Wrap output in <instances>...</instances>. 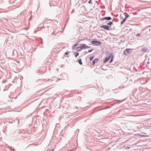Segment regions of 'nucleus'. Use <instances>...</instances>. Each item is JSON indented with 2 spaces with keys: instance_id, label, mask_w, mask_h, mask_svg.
Masks as SVG:
<instances>
[{
  "instance_id": "nucleus-1",
  "label": "nucleus",
  "mask_w": 151,
  "mask_h": 151,
  "mask_svg": "<svg viewBox=\"0 0 151 151\" xmlns=\"http://www.w3.org/2000/svg\"><path fill=\"white\" fill-rule=\"evenodd\" d=\"M132 49L127 48L124 51V55H127L128 54L131 53L132 52Z\"/></svg>"
},
{
  "instance_id": "nucleus-2",
  "label": "nucleus",
  "mask_w": 151,
  "mask_h": 151,
  "mask_svg": "<svg viewBox=\"0 0 151 151\" xmlns=\"http://www.w3.org/2000/svg\"><path fill=\"white\" fill-rule=\"evenodd\" d=\"M91 42L94 46H98L100 45L101 44L100 42L96 40H93Z\"/></svg>"
},
{
  "instance_id": "nucleus-3",
  "label": "nucleus",
  "mask_w": 151,
  "mask_h": 151,
  "mask_svg": "<svg viewBox=\"0 0 151 151\" xmlns=\"http://www.w3.org/2000/svg\"><path fill=\"white\" fill-rule=\"evenodd\" d=\"M100 27L101 28H103L104 29L107 30H110V26H109L107 25L102 24L101 25H100Z\"/></svg>"
},
{
  "instance_id": "nucleus-4",
  "label": "nucleus",
  "mask_w": 151,
  "mask_h": 151,
  "mask_svg": "<svg viewBox=\"0 0 151 151\" xmlns=\"http://www.w3.org/2000/svg\"><path fill=\"white\" fill-rule=\"evenodd\" d=\"M112 54H113V53H110V55L109 56L106 57L105 59L103 61V63H105L108 60H109V59L111 58V55Z\"/></svg>"
},
{
  "instance_id": "nucleus-5",
  "label": "nucleus",
  "mask_w": 151,
  "mask_h": 151,
  "mask_svg": "<svg viewBox=\"0 0 151 151\" xmlns=\"http://www.w3.org/2000/svg\"><path fill=\"white\" fill-rule=\"evenodd\" d=\"M100 19L102 20H110L111 19V18L110 17H105L102 18H100Z\"/></svg>"
},
{
  "instance_id": "nucleus-6",
  "label": "nucleus",
  "mask_w": 151,
  "mask_h": 151,
  "mask_svg": "<svg viewBox=\"0 0 151 151\" xmlns=\"http://www.w3.org/2000/svg\"><path fill=\"white\" fill-rule=\"evenodd\" d=\"M148 50V48L147 47H143L141 50V52H147V51Z\"/></svg>"
},
{
  "instance_id": "nucleus-7",
  "label": "nucleus",
  "mask_w": 151,
  "mask_h": 151,
  "mask_svg": "<svg viewBox=\"0 0 151 151\" xmlns=\"http://www.w3.org/2000/svg\"><path fill=\"white\" fill-rule=\"evenodd\" d=\"M98 58H96L94 60L92 61V64L94 65L98 61Z\"/></svg>"
},
{
  "instance_id": "nucleus-8",
  "label": "nucleus",
  "mask_w": 151,
  "mask_h": 151,
  "mask_svg": "<svg viewBox=\"0 0 151 151\" xmlns=\"http://www.w3.org/2000/svg\"><path fill=\"white\" fill-rule=\"evenodd\" d=\"M81 45L82 46H81V49H86V45L85 44H81Z\"/></svg>"
},
{
  "instance_id": "nucleus-9",
  "label": "nucleus",
  "mask_w": 151,
  "mask_h": 151,
  "mask_svg": "<svg viewBox=\"0 0 151 151\" xmlns=\"http://www.w3.org/2000/svg\"><path fill=\"white\" fill-rule=\"evenodd\" d=\"M78 45V43L77 42H76V43L72 47V49H73Z\"/></svg>"
},
{
  "instance_id": "nucleus-10",
  "label": "nucleus",
  "mask_w": 151,
  "mask_h": 151,
  "mask_svg": "<svg viewBox=\"0 0 151 151\" xmlns=\"http://www.w3.org/2000/svg\"><path fill=\"white\" fill-rule=\"evenodd\" d=\"M81 47H77L76 48V49L77 51H80L82 50V49H81Z\"/></svg>"
},
{
  "instance_id": "nucleus-11",
  "label": "nucleus",
  "mask_w": 151,
  "mask_h": 151,
  "mask_svg": "<svg viewBox=\"0 0 151 151\" xmlns=\"http://www.w3.org/2000/svg\"><path fill=\"white\" fill-rule=\"evenodd\" d=\"M126 14V15H125V17L124 18L126 19L128 18L130 16L128 14H127L126 13H124V14Z\"/></svg>"
},
{
  "instance_id": "nucleus-12",
  "label": "nucleus",
  "mask_w": 151,
  "mask_h": 151,
  "mask_svg": "<svg viewBox=\"0 0 151 151\" xmlns=\"http://www.w3.org/2000/svg\"><path fill=\"white\" fill-rule=\"evenodd\" d=\"M113 22H109L107 23V25H108V26L109 25L111 27V25L113 24Z\"/></svg>"
},
{
  "instance_id": "nucleus-13",
  "label": "nucleus",
  "mask_w": 151,
  "mask_h": 151,
  "mask_svg": "<svg viewBox=\"0 0 151 151\" xmlns=\"http://www.w3.org/2000/svg\"><path fill=\"white\" fill-rule=\"evenodd\" d=\"M78 62L80 64V65H82V63L81 58H80L78 60Z\"/></svg>"
},
{
  "instance_id": "nucleus-14",
  "label": "nucleus",
  "mask_w": 151,
  "mask_h": 151,
  "mask_svg": "<svg viewBox=\"0 0 151 151\" xmlns=\"http://www.w3.org/2000/svg\"><path fill=\"white\" fill-rule=\"evenodd\" d=\"M126 21V19H125L124 18V19H123V20L122 21H121V25L122 24L125 22Z\"/></svg>"
},
{
  "instance_id": "nucleus-15",
  "label": "nucleus",
  "mask_w": 151,
  "mask_h": 151,
  "mask_svg": "<svg viewBox=\"0 0 151 151\" xmlns=\"http://www.w3.org/2000/svg\"><path fill=\"white\" fill-rule=\"evenodd\" d=\"M111 59L110 60V61L109 62V63H111L112 62V61L113 60V55L112 54L111 55Z\"/></svg>"
},
{
  "instance_id": "nucleus-16",
  "label": "nucleus",
  "mask_w": 151,
  "mask_h": 151,
  "mask_svg": "<svg viewBox=\"0 0 151 151\" xmlns=\"http://www.w3.org/2000/svg\"><path fill=\"white\" fill-rule=\"evenodd\" d=\"M74 53H76V54L75 55V57H77L79 55V53L78 52H75Z\"/></svg>"
},
{
  "instance_id": "nucleus-17",
  "label": "nucleus",
  "mask_w": 151,
  "mask_h": 151,
  "mask_svg": "<svg viewBox=\"0 0 151 151\" xmlns=\"http://www.w3.org/2000/svg\"><path fill=\"white\" fill-rule=\"evenodd\" d=\"M141 137H149V135H141Z\"/></svg>"
},
{
  "instance_id": "nucleus-18",
  "label": "nucleus",
  "mask_w": 151,
  "mask_h": 151,
  "mask_svg": "<svg viewBox=\"0 0 151 151\" xmlns=\"http://www.w3.org/2000/svg\"><path fill=\"white\" fill-rule=\"evenodd\" d=\"M82 40L81 39H78L77 41L76 42L78 43V44H79V42L81 41Z\"/></svg>"
},
{
  "instance_id": "nucleus-19",
  "label": "nucleus",
  "mask_w": 151,
  "mask_h": 151,
  "mask_svg": "<svg viewBox=\"0 0 151 151\" xmlns=\"http://www.w3.org/2000/svg\"><path fill=\"white\" fill-rule=\"evenodd\" d=\"M88 52H86V53H88V52H91L93 50V49H92L90 50H88Z\"/></svg>"
},
{
  "instance_id": "nucleus-20",
  "label": "nucleus",
  "mask_w": 151,
  "mask_h": 151,
  "mask_svg": "<svg viewBox=\"0 0 151 151\" xmlns=\"http://www.w3.org/2000/svg\"><path fill=\"white\" fill-rule=\"evenodd\" d=\"M94 58V57L93 56L91 57L90 58V59H89L91 61Z\"/></svg>"
},
{
  "instance_id": "nucleus-21",
  "label": "nucleus",
  "mask_w": 151,
  "mask_h": 151,
  "mask_svg": "<svg viewBox=\"0 0 151 151\" xmlns=\"http://www.w3.org/2000/svg\"><path fill=\"white\" fill-rule=\"evenodd\" d=\"M10 3L12 4L14 3L15 2H14V1H12V0H10Z\"/></svg>"
},
{
  "instance_id": "nucleus-22",
  "label": "nucleus",
  "mask_w": 151,
  "mask_h": 151,
  "mask_svg": "<svg viewBox=\"0 0 151 151\" xmlns=\"http://www.w3.org/2000/svg\"><path fill=\"white\" fill-rule=\"evenodd\" d=\"M140 33H138L136 35V36H139L140 35Z\"/></svg>"
},
{
  "instance_id": "nucleus-23",
  "label": "nucleus",
  "mask_w": 151,
  "mask_h": 151,
  "mask_svg": "<svg viewBox=\"0 0 151 151\" xmlns=\"http://www.w3.org/2000/svg\"><path fill=\"white\" fill-rule=\"evenodd\" d=\"M68 51H67L65 53V55H68Z\"/></svg>"
},
{
  "instance_id": "nucleus-24",
  "label": "nucleus",
  "mask_w": 151,
  "mask_h": 151,
  "mask_svg": "<svg viewBox=\"0 0 151 151\" xmlns=\"http://www.w3.org/2000/svg\"><path fill=\"white\" fill-rule=\"evenodd\" d=\"M90 47V46H88V45H86V49L88 48H89Z\"/></svg>"
},
{
  "instance_id": "nucleus-25",
  "label": "nucleus",
  "mask_w": 151,
  "mask_h": 151,
  "mask_svg": "<svg viewBox=\"0 0 151 151\" xmlns=\"http://www.w3.org/2000/svg\"><path fill=\"white\" fill-rule=\"evenodd\" d=\"M133 15H136L137 14V13L136 12H134L132 13Z\"/></svg>"
},
{
  "instance_id": "nucleus-26",
  "label": "nucleus",
  "mask_w": 151,
  "mask_h": 151,
  "mask_svg": "<svg viewBox=\"0 0 151 151\" xmlns=\"http://www.w3.org/2000/svg\"><path fill=\"white\" fill-rule=\"evenodd\" d=\"M88 3L89 4H91V0H90L89 1H88Z\"/></svg>"
},
{
  "instance_id": "nucleus-27",
  "label": "nucleus",
  "mask_w": 151,
  "mask_h": 151,
  "mask_svg": "<svg viewBox=\"0 0 151 151\" xmlns=\"http://www.w3.org/2000/svg\"><path fill=\"white\" fill-rule=\"evenodd\" d=\"M74 11V9H73L72 11L71 12V14Z\"/></svg>"
},
{
  "instance_id": "nucleus-28",
  "label": "nucleus",
  "mask_w": 151,
  "mask_h": 151,
  "mask_svg": "<svg viewBox=\"0 0 151 151\" xmlns=\"http://www.w3.org/2000/svg\"><path fill=\"white\" fill-rule=\"evenodd\" d=\"M53 34H54V32H52V35H53Z\"/></svg>"
},
{
  "instance_id": "nucleus-29",
  "label": "nucleus",
  "mask_w": 151,
  "mask_h": 151,
  "mask_svg": "<svg viewBox=\"0 0 151 151\" xmlns=\"http://www.w3.org/2000/svg\"><path fill=\"white\" fill-rule=\"evenodd\" d=\"M49 4H50V6H51L52 5H51L50 2H49Z\"/></svg>"
},
{
  "instance_id": "nucleus-30",
  "label": "nucleus",
  "mask_w": 151,
  "mask_h": 151,
  "mask_svg": "<svg viewBox=\"0 0 151 151\" xmlns=\"http://www.w3.org/2000/svg\"><path fill=\"white\" fill-rule=\"evenodd\" d=\"M38 72L39 73L40 72V71L39 70H38ZM40 72H41V71H40Z\"/></svg>"
},
{
  "instance_id": "nucleus-31",
  "label": "nucleus",
  "mask_w": 151,
  "mask_h": 151,
  "mask_svg": "<svg viewBox=\"0 0 151 151\" xmlns=\"http://www.w3.org/2000/svg\"><path fill=\"white\" fill-rule=\"evenodd\" d=\"M42 43H43V42H42Z\"/></svg>"
}]
</instances>
